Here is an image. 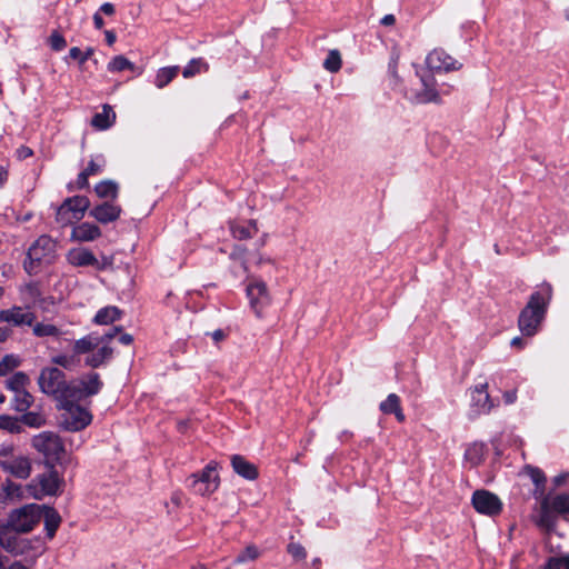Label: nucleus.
<instances>
[{
	"label": "nucleus",
	"instance_id": "f257e3e1",
	"mask_svg": "<svg viewBox=\"0 0 569 569\" xmlns=\"http://www.w3.org/2000/svg\"><path fill=\"white\" fill-rule=\"evenodd\" d=\"M120 332V327H114L102 336L91 332L73 343V350L78 353H88L84 365L90 368H99L106 365L113 355L110 347L111 340Z\"/></svg>",
	"mask_w": 569,
	"mask_h": 569
},
{
	"label": "nucleus",
	"instance_id": "f03ea898",
	"mask_svg": "<svg viewBox=\"0 0 569 569\" xmlns=\"http://www.w3.org/2000/svg\"><path fill=\"white\" fill-rule=\"evenodd\" d=\"M551 297L552 288L549 283L541 284L537 291L531 293L518 318V326L522 335L532 337L538 332Z\"/></svg>",
	"mask_w": 569,
	"mask_h": 569
},
{
	"label": "nucleus",
	"instance_id": "7ed1b4c3",
	"mask_svg": "<svg viewBox=\"0 0 569 569\" xmlns=\"http://www.w3.org/2000/svg\"><path fill=\"white\" fill-rule=\"evenodd\" d=\"M0 468L4 473L26 480L32 472V460L29 455L18 450L13 445H2L0 447Z\"/></svg>",
	"mask_w": 569,
	"mask_h": 569
},
{
	"label": "nucleus",
	"instance_id": "20e7f679",
	"mask_svg": "<svg viewBox=\"0 0 569 569\" xmlns=\"http://www.w3.org/2000/svg\"><path fill=\"white\" fill-rule=\"evenodd\" d=\"M56 258V241L47 236H40L28 249L27 258L23 262L24 270L29 273H36L41 264H49Z\"/></svg>",
	"mask_w": 569,
	"mask_h": 569
},
{
	"label": "nucleus",
	"instance_id": "39448f33",
	"mask_svg": "<svg viewBox=\"0 0 569 569\" xmlns=\"http://www.w3.org/2000/svg\"><path fill=\"white\" fill-rule=\"evenodd\" d=\"M78 402V400L66 399L58 403L59 409L62 410L59 426L67 431H80L92 421L90 411Z\"/></svg>",
	"mask_w": 569,
	"mask_h": 569
},
{
	"label": "nucleus",
	"instance_id": "423d86ee",
	"mask_svg": "<svg viewBox=\"0 0 569 569\" xmlns=\"http://www.w3.org/2000/svg\"><path fill=\"white\" fill-rule=\"evenodd\" d=\"M38 385L42 392L52 396L58 403L69 399L70 381L67 382L64 373L56 367L42 369Z\"/></svg>",
	"mask_w": 569,
	"mask_h": 569
},
{
	"label": "nucleus",
	"instance_id": "0eeeda50",
	"mask_svg": "<svg viewBox=\"0 0 569 569\" xmlns=\"http://www.w3.org/2000/svg\"><path fill=\"white\" fill-rule=\"evenodd\" d=\"M90 208V200L86 196H73L63 200L56 212V221L62 227L80 221Z\"/></svg>",
	"mask_w": 569,
	"mask_h": 569
},
{
	"label": "nucleus",
	"instance_id": "6e6552de",
	"mask_svg": "<svg viewBox=\"0 0 569 569\" xmlns=\"http://www.w3.org/2000/svg\"><path fill=\"white\" fill-rule=\"evenodd\" d=\"M42 518V507L36 503L26 505L9 515V525L16 532H29Z\"/></svg>",
	"mask_w": 569,
	"mask_h": 569
},
{
	"label": "nucleus",
	"instance_id": "1a4fd4ad",
	"mask_svg": "<svg viewBox=\"0 0 569 569\" xmlns=\"http://www.w3.org/2000/svg\"><path fill=\"white\" fill-rule=\"evenodd\" d=\"M217 462H209L201 472L192 473L189 478V487L194 493L200 496H209L213 493L219 485L220 478L217 472Z\"/></svg>",
	"mask_w": 569,
	"mask_h": 569
},
{
	"label": "nucleus",
	"instance_id": "9d476101",
	"mask_svg": "<svg viewBox=\"0 0 569 569\" xmlns=\"http://www.w3.org/2000/svg\"><path fill=\"white\" fill-rule=\"evenodd\" d=\"M416 74L420 80V89L412 88L408 92V98L419 104L440 101V96L437 90V81L433 74L429 71H420L418 68L416 69Z\"/></svg>",
	"mask_w": 569,
	"mask_h": 569
},
{
	"label": "nucleus",
	"instance_id": "9b49d317",
	"mask_svg": "<svg viewBox=\"0 0 569 569\" xmlns=\"http://www.w3.org/2000/svg\"><path fill=\"white\" fill-rule=\"evenodd\" d=\"M31 445L39 453L51 461L60 460L64 453L61 438L51 431H43L33 436Z\"/></svg>",
	"mask_w": 569,
	"mask_h": 569
},
{
	"label": "nucleus",
	"instance_id": "f8f14e48",
	"mask_svg": "<svg viewBox=\"0 0 569 569\" xmlns=\"http://www.w3.org/2000/svg\"><path fill=\"white\" fill-rule=\"evenodd\" d=\"M103 387L100 375L97 372H89L76 380L70 381V393L68 395L71 400H82L84 398L98 395Z\"/></svg>",
	"mask_w": 569,
	"mask_h": 569
},
{
	"label": "nucleus",
	"instance_id": "ddd939ff",
	"mask_svg": "<svg viewBox=\"0 0 569 569\" xmlns=\"http://www.w3.org/2000/svg\"><path fill=\"white\" fill-rule=\"evenodd\" d=\"M60 479L56 470L37 476L27 485L28 496L40 500L46 496L56 495L59 490Z\"/></svg>",
	"mask_w": 569,
	"mask_h": 569
},
{
	"label": "nucleus",
	"instance_id": "4468645a",
	"mask_svg": "<svg viewBox=\"0 0 569 569\" xmlns=\"http://www.w3.org/2000/svg\"><path fill=\"white\" fill-rule=\"evenodd\" d=\"M471 502L477 512L495 517L502 510V502L500 498L485 489L476 490L472 495Z\"/></svg>",
	"mask_w": 569,
	"mask_h": 569
},
{
	"label": "nucleus",
	"instance_id": "2eb2a0df",
	"mask_svg": "<svg viewBox=\"0 0 569 569\" xmlns=\"http://www.w3.org/2000/svg\"><path fill=\"white\" fill-rule=\"evenodd\" d=\"M31 306H12L0 310V323H8L13 327H31L36 320V315L30 310Z\"/></svg>",
	"mask_w": 569,
	"mask_h": 569
},
{
	"label": "nucleus",
	"instance_id": "dca6fc26",
	"mask_svg": "<svg viewBox=\"0 0 569 569\" xmlns=\"http://www.w3.org/2000/svg\"><path fill=\"white\" fill-rule=\"evenodd\" d=\"M246 292L251 309L257 317H261L262 310L270 303V296L266 282L256 279L247 286Z\"/></svg>",
	"mask_w": 569,
	"mask_h": 569
},
{
	"label": "nucleus",
	"instance_id": "f3484780",
	"mask_svg": "<svg viewBox=\"0 0 569 569\" xmlns=\"http://www.w3.org/2000/svg\"><path fill=\"white\" fill-rule=\"evenodd\" d=\"M426 64L429 72H450L459 70L462 67L459 61L453 59L442 49L432 50L426 58Z\"/></svg>",
	"mask_w": 569,
	"mask_h": 569
},
{
	"label": "nucleus",
	"instance_id": "a211bd4d",
	"mask_svg": "<svg viewBox=\"0 0 569 569\" xmlns=\"http://www.w3.org/2000/svg\"><path fill=\"white\" fill-rule=\"evenodd\" d=\"M122 209L120 206L106 201L93 207L89 211V216L96 219L98 222L102 224H107L118 220L121 216Z\"/></svg>",
	"mask_w": 569,
	"mask_h": 569
},
{
	"label": "nucleus",
	"instance_id": "6ab92c4d",
	"mask_svg": "<svg viewBox=\"0 0 569 569\" xmlns=\"http://www.w3.org/2000/svg\"><path fill=\"white\" fill-rule=\"evenodd\" d=\"M471 407L477 415L489 413L493 408V402L488 393V383L477 385L471 390Z\"/></svg>",
	"mask_w": 569,
	"mask_h": 569
},
{
	"label": "nucleus",
	"instance_id": "aec40b11",
	"mask_svg": "<svg viewBox=\"0 0 569 569\" xmlns=\"http://www.w3.org/2000/svg\"><path fill=\"white\" fill-rule=\"evenodd\" d=\"M106 158L103 154H96L89 161L87 168L82 170L76 181L77 189H84L89 186V177L102 173L106 167Z\"/></svg>",
	"mask_w": 569,
	"mask_h": 569
},
{
	"label": "nucleus",
	"instance_id": "412c9836",
	"mask_svg": "<svg viewBox=\"0 0 569 569\" xmlns=\"http://www.w3.org/2000/svg\"><path fill=\"white\" fill-rule=\"evenodd\" d=\"M102 234L99 226L92 222H81L72 228L70 239L77 242H90L100 238Z\"/></svg>",
	"mask_w": 569,
	"mask_h": 569
},
{
	"label": "nucleus",
	"instance_id": "4be33fe9",
	"mask_svg": "<svg viewBox=\"0 0 569 569\" xmlns=\"http://www.w3.org/2000/svg\"><path fill=\"white\" fill-rule=\"evenodd\" d=\"M536 525L546 530L551 531L557 523V516L552 508L549 506V496H543L540 502L538 515L535 518Z\"/></svg>",
	"mask_w": 569,
	"mask_h": 569
},
{
	"label": "nucleus",
	"instance_id": "5701e85b",
	"mask_svg": "<svg viewBox=\"0 0 569 569\" xmlns=\"http://www.w3.org/2000/svg\"><path fill=\"white\" fill-rule=\"evenodd\" d=\"M67 260L74 267H97L99 268V261L94 254L86 248H73L68 251Z\"/></svg>",
	"mask_w": 569,
	"mask_h": 569
},
{
	"label": "nucleus",
	"instance_id": "b1692460",
	"mask_svg": "<svg viewBox=\"0 0 569 569\" xmlns=\"http://www.w3.org/2000/svg\"><path fill=\"white\" fill-rule=\"evenodd\" d=\"M0 498L9 501H19L31 497L28 496L27 485L22 486L20 483L13 482L10 479H7L2 485Z\"/></svg>",
	"mask_w": 569,
	"mask_h": 569
},
{
	"label": "nucleus",
	"instance_id": "393cba45",
	"mask_svg": "<svg viewBox=\"0 0 569 569\" xmlns=\"http://www.w3.org/2000/svg\"><path fill=\"white\" fill-rule=\"evenodd\" d=\"M231 466L233 471L240 477L247 480H254L258 478L257 467L248 461L246 458L239 455H234L231 458Z\"/></svg>",
	"mask_w": 569,
	"mask_h": 569
},
{
	"label": "nucleus",
	"instance_id": "a878e982",
	"mask_svg": "<svg viewBox=\"0 0 569 569\" xmlns=\"http://www.w3.org/2000/svg\"><path fill=\"white\" fill-rule=\"evenodd\" d=\"M379 409L385 415L393 413L398 421L403 422L406 417L400 406V398L396 393H390L386 400H383Z\"/></svg>",
	"mask_w": 569,
	"mask_h": 569
},
{
	"label": "nucleus",
	"instance_id": "bb28decb",
	"mask_svg": "<svg viewBox=\"0 0 569 569\" xmlns=\"http://www.w3.org/2000/svg\"><path fill=\"white\" fill-rule=\"evenodd\" d=\"M114 120L116 113L110 106L106 104L103 106L101 112H98L93 116L91 124L98 130H106L114 123Z\"/></svg>",
	"mask_w": 569,
	"mask_h": 569
},
{
	"label": "nucleus",
	"instance_id": "cd10ccee",
	"mask_svg": "<svg viewBox=\"0 0 569 569\" xmlns=\"http://www.w3.org/2000/svg\"><path fill=\"white\" fill-rule=\"evenodd\" d=\"M523 472L530 477L532 482L536 485L535 496L543 497L545 495V485H546V476L543 471L537 467L527 465L523 468Z\"/></svg>",
	"mask_w": 569,
	"mask_h": 569
},
{
	"label": "nucleus",
	"instance_id": "c85d7f7f",
	"mask_svg": "<svg viewBox=\"0 0 569 569\" xmlns=\"http://www.w3.org/2000/svg\"><path fill=\"white\" fill-rule=\"evenodd\" d=\"M230 231L233 238L244 240L256 236L258 233V227L254 220L249 221L246 226L232 222L230 223Z\"/></svg>",
	"mask_w": 569,
	"mask_h": 569
},
{
	"label": "nucleus",
	"instance_id": "c756f323",
	"mask_svg": "<svg viewBox=\"0 0 569 569\" xmlns=\"http://www.w3.org/2000/svg\"><path fill=\"white\" fill-rule=\"evenodd\" d=\"M42 516L44 518V528L47 530V536L49 538H53L57 529L60 526L61 517L54 509L49 507L42 508Z\"/></svg>",
	"mask_w": 569,
	"mask_h": 569
},
{
	"label": "nucleus",
	"instance_id": "7c9ffc66",
	"mask_svg": "<svg viewBox=\"0 0 569 569\" xmlns=\"http://www.w3.org/2000/svg\"><path fill=\"white\" fill-rule=\"evenodd\" d=\"M94 191L99 198H111L117 199L119 192V186L113 180H103L96 184Z\"/></svg>",
	"mask_w": 569,
	"mask_h": 569
},
{
	"label": "nucleus",
	"instance_id": "2f4dec72",
	"mask_svg": "<svg viewBox=\"0 0 569 569\" xmlns=\"http://www.w3.org/2000/svg\"><path fill=\"white\" fill-rule=\"evenodd\" d=\"M121 311L117 307H104L100 309L93 318L97 325H109L118 320Z\"/></svg>",
	"mask_w": 569,
	"mask_h": 569
},
{
	"label": "nucleus",
	"instance_id": "473e14b6",
	"mask_svg": "<svg viewBox=\"0 0 569 569\" xmlns=\"http://www.w3.org/2000/svg\"><path fill=\"white\" fill-rule=\"evenodd\" d=\"M73 353L72 355H58L56 357L52 358V362L57 366H60L67 370H74L76 368H78L79 363H80V356L82 353H78L76 352L73 349H72ZM86 357L88 356V353H84Z\"/></svg>",
	"mask_w": 569,
	"mask_h": 569
},
{
	"label": "nucleus",
	"instance_id": "72a5a7b5",
	"mask_svg": "<svg viewBox=\"0 0 569 569\" xmlns=\"http://www.w3.org/2000/svg\"><path fill=\"white\" fill-rule=\"evenodd\" d=\"M19 292L21 295V300L29 306L34 303L41 296L40 289L36 282H29L21 286L19 288Z\"/></svg>",
	"mask_w": 569,
	"mask_h": 569
},
{
	"label": "nucleus",
	"instance_id": "f704fd0d",
	"mask_svg": "<svg viewBox=\"0 0 569 569\" xmlns=\"http://www.w3.org/2000/svg\"><path fill=\"white\" fill-rule=\"evenodd\" d=\"M29 383V378L24 372H16L13 376L6 380V387L13 391L19 392L26 390L27 385Z\"/></svg>",
	"mask_w": 569,
	"mask_h": 569
},
{
	"label": "nucleus",
	"instance_id": "c9c22d12",
	"mask_svg": "<svg viewBox=\"0 0 569 569\" xmlns=\"http://www.w3.org/2000/svg\"><path fill=\"white\" fill-rule=\"evenodd\" d=\"M33 397L27 390H23L14 392L12 407L16 411L24 412L31 407Z\"/></svg>",
	"mask_w": 569,
	"mask_h": 569
},
{
	"label": "nucleus",
	"instance_id": "e433bc0d",
	"mask_svg": "<svg viewBox=\"0 0 569 569\" xmlns=\"http://www.w3.org/2000/svg\"><path fill=\"white\" fill-rule=\"evenodd\" d=\"M549 506L557 515L569 512V493H560L555 497L549 496Z\"/></svg>",
	"mask_w": 569,
	"mask_h": 569
},
{
	"label": "nucleus",
	"instance_id": "4c0bfd02",
	"mask_svg": "<svg viewBox=\"0 0 569 569\" xmlns=\"http://www.w3.org/2000/svg\"><path fill=\"white\" fill-rule=\"evenodd\" d=\"M36 337H59L61 330L51 323L37 322L31 326Z\"/></svg>",
	"mask_w": 569,
	"mask_h": 569
},
{
	"label": "nucleus",
	"instance_id": "58836bf2",
	"mask_svg": "<svg viewBox=\"0 0 569 569\" xmlns=\"http://www.w3.org/2000/svg\"><path fill=\"white\" fill-rule=\"evenodd\" d=\"M136 66L133 62L128 60L124 56H116L109 63L108 70L110 72H121L124 70L136 71Z\"/></svg>",
	"mask_w": 569,
	"mask_h": 569
},
{
	"label": "nucleus",
	"instance_id": "ea45409f",
	"mask_svg": "<svg viewBox=\"0 0 569 569\" xmlns=\"http://www.w3.org/2000/svg\"><path fill=\"white\" fill-rule=\"evenodd\" d=\"M209 64L201 58L192 59L189 63L183 68L182 74L184 78H191L196 74L208 71Z\"/></svg>",
	"mask_w": 569,
	"mask_h": 569
},
{
	"label": "nucleus",
	"instance_id": "a19ab883",
	"mask_svg": "<svg viewBox=\"0 0 569 569\" xmlns=\"http://www.w3.org/2000/svg\"><path fill=\"white\" fill-rule=\"evenodd\" d=\"M178 71L179 67L161 68L156 76L154 84L160 89L166 87L177 76Z\"/></svg>",
	"mask_w": 569,
	"mask_h": 569
},
{
	"label": "nucleus",
	"instance_id": "79ce46f5",
	"mask_svg": "<svg viewBox=\"0 0 569 569\" xmlns=\"http://www.w3.org/2000/svg\"><path fill=\"white\" fill-rule=\"evenodd\" d=\"M0 429L7 430L10 433H20L22 430L21 419L12 416L1 415L0 416Z\"/></svg>",
	"mask_w": 569,
	"mask_h": 569
},
{
	"label": "nucleus",
	"instance_id": "37998d69",
	"mask_svg": "<svg viewBox=\"0 0 569 569\" xmlns=\"http://www.w3.org/2000/svg\"><path fill=\"white\" fill-rule=\"evenodd\" d=\"M20 359L14 355H7L0 360V376H7L13 369L19 367Z\"/></svg>",
	"mask_w": 569,
	"mask_h": 569
},
{
	"label": "nucleus",
	"instance_id": "c03bdc74",
	"mask_svg": "<svg viewBox=\"0 0 569 569\" xmlns=\"http://www.w3.org/2000/svg\"><path fill=\"white\" fill-rule=\"evenodd\" d=\"M323 67L330 72H337L341 68V57L338 50H331L323 61Z\"/></svg>",
	"mask_w": 569,
	"mask_h": 569
},
{
	"label": "nucleus",
	"instance_id": "a18cd8bd",
	"mask_svg": "<svg viewBox=\"0 0 569 569\" xmlns=\"http://www.w3.org/2000/svg\"><path fill=\"white\" fill-rule=\"evenodd\" d=\"M21 422L32 427V428H40L46 423L44 417L39 412H26L21 418Z\"/></svg>",
	"mask_w": 569,
	"mask_h": 569
},
{
	"label": "nucleus",
	"instance_id": "49530a36",
	"mask_svg": "<svg viewBox=\"0 0 569 569\" xmlns=\"http://www.w3.org/2000/svg\"><path fill=\"white\" fill-rule=\"evenodd\" d=\"M94 50L93 48L89 47L86 49V51H81L78 47H72L69 50V57L73 60H78L80 66H83L87 60L91 58Z\"/></svg>",
	"mask_w": 569,
	"mask_h": 569
},
{
	"label": "nucleus",
	"instance_id": "de8ad7c7",
	"mask_svg": "<svg viewBox=\"0 0 569 569\" xmlns=\"http://www.w3.org/2000/svg\"><path fill=\"white\" fill-rule=\"evenodd\" d=\"M259 557V550L254 546H248L234 560L236 563L253 561Z\"/></svg>",
	"mask_w": 569,
	"mask_h": 569
},
{
	"label": "nucleus",
	"instance_id": "09e8293b",
	"mask_svg": "<svg viewBox=\"0 0 569 569\" xmlns=\"http://www.w3.org/2000/svg\"><path fill=\"white\" fill-rule=\"evenodd\" d=\"M16 531L10 528L9 532L7 533V537L3 538V541L1 543V547L10 552H14L18 548V541L16 537Z\"/></svg>",
	"mask_w": 569,
	"mask_h": 569
},
{
	"label": "nucleus",
	"instance_id": "8fccbe9b",
	"mask_svg": "<svg viewBox=\"0 0 569 569\" xmlns=\"http://www.w3.org/2000/svg\"><path fill=\"white\" fill-rule=\"evenodd\" d=\"M49 44L54 51H61L66 48L67 42L62 34L58 31H53L49 37Z\"/></svg>",
	"mask_w": 569,
	"mask_h": 569
},
{
	"label": "nucleus",
	"instance_id": "3c124183",
	"mask_svg": "<svg viewBox=\"0 0 569 569\" xmlns=\"http://www.w3.org/2000/svg\"><path fill=\"white\" fill-rule=\"evenodd\" d=\"M288 552L297 560H302L307 556L305 548L293 542L288 545Z\"/></svg>",
	"mask_w": 569,
	"mask_h": 569
},
{
	"label": "nucleus",
	"instance_id": "603ef678",
	"mask_svg": "<svg viewBox=\"0 0 569 569\" xmlns=\"http://www.w3.org/2000/svg\"><path fill=\"white\" fill-rule=\"evenodd\" d=\"M246 249L242 247H236L230 253V258L234 261H239L240 266L244 271H247V263L244 260Z\"/></svg>",
	"mask_w": 569,
	"mask_h": 569
},
{
	"label": "nucleus",
	"instance_id": "864d4df0",
	"mask_svg": "<svg viewBox=\"0 0 569 569\" xmlns=\"http://www.w3.org/2000/svg\"><path fill=\"white\" fill-rule=\"evenodd\" d=\"M481 450L482 448L480 446L475 445L467 449L466 458L470 459L476 465L480 461Z\"/></svg>",
	"mask_w": 569,
	"mask_h": 569
},
{
	"label": "nucleus",
	"instance_id": "5fc2aeb1",
	"mask_svg": "<svg viewBox=\"0 0 569 569\" xmlns=\"http://www.w3.org/2000/svg\"><path fill=\"white\" fill-rule=\"evenodd\" d=\"M32 154H33V151L29 147L21 146L20 148L17 149V157L20 160L27 159V158L31 157Z\"/></svg>",
	"mask_w": 569,
	"mask_h": 569
},
{
	"label": "nucleus",
	"instance_id": "6e6d98bb",
	"mask_svg": "<svg viewBox=\"0 0 569 569\" xmlns=\"http://www.w3.org/2000/svg\"><path fill=\"white\" fill-rule=\"evenodd\" d=\"M545 569H562L559 558L549 559Z\"/></svg>",
	"mask_w": 569,
	"mask_h": 569
},
{
	"label": "nucleus",
	"instance_id": "4d7b16f0",
	"mask_svg": "<svg viewBox=\"0 0 569 569\" xmlns=\"http://www.w3.org/2000/svg\"><path fill=\"white\" fill-rule=\"evenodd\" d=\"M100 11L107 16H112L114 13V6L110 2H106L100 7Z\"/></svg>",
	"mask_w": 569,
	"mask_h": 569
},
{
	"label": "nucleus",
	"instance_id": "13d9d810",
	"mask_svg": "<svg viewBox=\"0 0 569 569\" xmlns=\"http://www.w3.org/2000/svg\"><path fill=\"white\" fill-rule=\"evenodd\" d=\"M396 22V18L393 14H386L381 20H380V23L382 26H393Z\"/></svg>",
	"mask_w": 569,
	"mask_h": 569
},
{
	"label": "nucleus",
	"instance_id": "bf43d9fd",
	"mask_svg": "<svg viewBox=\"0 0 569 569\" xmlns=\"http://www.w3.org/2000/svg\"><path fill=\"white\" fill-rule=\"evenodd\" d=\"M503 398H505L506 403H508V405L513 403L516 401V399H517L516 390L507 391L503 395Z\"/></svg>",
	"mask_w": 569,
	"mask_h": 569
},
{
	"label": "nucleus",
	"instance_id": "052dcab7",
	"mask_svg": "<svg viewBox=\"0 0 569 569\" xmlns=\"http://www.w3.org/2000/svg\"><path fill=\"white\" fill-rule=\"evenodd\" d=\"M93 23H94V27L99 30L102 29V27L104 26V21L98 12H96L93 14Z\"/></svg>",
	"mask_w": 569,
	"mask_h": 569
},
{
	"label": "nucleus",
	"instance_id": "680f3d73",
	"mask_svg": "<svg viewBox=\"0 0 569 569\" xmlns=\"http://www.w3.org/2000/svg\"><path fill=\"white\" fill-rule=\"evenodd\" d=\"M133 341V338L131 335L129 333H122L120 335L119 337V342L122 343V345H130L131 342Z\"/></svg>",
	"mask_w": 569,
	"mask_h": 569
},
{
	"label": "nucleus",
	"instance_id": "e2e57ef3",
	"mask_svg": "<svg viewBox=\"0 0 569 569\" xmlns=\"http://www.w3.org/2000/svg\"><path fill=\"white\" fill-rule=\"evenodd\" d=\"M106 41L109 46H112L116 42V34L111 30L104 31Z\"/></svg>",
	"mask_w": 569,
	"mask_h": 569
},
{
	"label": "nucleus",
	"instance_id": "0e129e2a",
	"mask_svg": "<svg viewBox=\"0 0 569 569\" xmlns=\"http://www.w3.org/2000/svg\"><path fill=\"white\" fill-rule=\"evenodd\" d=\"M211 337L216 342H220L224 339L226 335L222 330L218 329L211 333Z\"/></svg>",
	"mask_w": 569,
	"mask_h": 569
},
{
	"label": "nucleus",
	"instance_id": "69168bd1",
	"mask_svg": "<svg viewBox=\"0 0 569 569\" xmlns=\"http://www.w3.org/2000/svg\"><path fill=\"white\" fill-rule=\"evenodd\" d=\"M397 66H398V57H393L391 59V62L389 64V69H390V72L391 74L397 78Z\"/></svg>",
	"mask_w": 569,
	"mask_h": 569
},
{
	"label": "nucleus",
	"instance_id": "338daca9",
	"mask_svg": "<svg viewBox=\"0 0 569 569\" xmlns=\"http://www.w3.org/2000/svg\"><path fill=\"white\" fill-rule=\"evenodd\" d=\"M10 333L11 332L9 329L0 327V342L7 341L10 337Z\"/></svg>",
	"mask_w": 569,
	"mask_h": 569
},
{
	"label": "nucleus",
	"instance_id": "774afa93",
	"mask_svg": "<svg viewBox=\"0 0 569 569\" xmlns=\"http://www.w3.org/2000/svg\"><path fill=\"white\" fill-rule=\"evenodd\" d=\"M8 179V170L0 166V187H2Z\"/></svg>",
	"mask_w": 569,
	"mask_h": 569
}]
</instances>
